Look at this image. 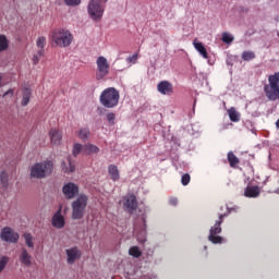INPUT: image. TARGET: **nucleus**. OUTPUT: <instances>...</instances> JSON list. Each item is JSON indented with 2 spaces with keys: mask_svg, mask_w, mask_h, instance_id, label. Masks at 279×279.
Wrapping results in <instances>:
<instances>
[{
  "mask_svg": "<svg viewBox=\"0 0 279 279\" xmlns=\"http://www.w3.org/2000/svg\"><path fill=\"white\" fill-rule=\"evenodd\" d=\"M3 80V74L0 73V88L3 86V84L1 83Z\"/></svg>",
  "mask_w": 279,
  "mask_h": 279,
  "instance_id": "43",
  "label": "nucleus"
},
{
  "mask_svg": "<svg viewBox=\"0 0 279 279\" xmlns=\"http://www.w3.org/2000/svg\"><path fill=\"white\" fill-rule=\"evenodd\" d=\"M225 217H228V213L219 214V220H217L214 227L210 228L208 239L211 243H223V238L217 234H221V223H223Z\"/></svg>",
  "mask_w": 279,
  "mask_h": 279,
  "instance_id": "7",
  "label": "nucleus"
},
{
  "mask_svg": "<svg viewBox=\"0 0 279 279\" xmlns=\"http://www.w3.org/2000/svg\"><path fill=\"white\" fill-rule=\"evenodd\" d=\"M254 58H256V53H254V51L242 52V60H244V62H250V60H254Z\"/></svg>",
  "mask_w": 279,
  "mask_h": 279,
  "instance_id": "30",
  "label": "nucleus"
},
{
  "mask_svg": "<svg viewBox=\"0 0 279 279\" xmlns=\"http://www.w3.org/2000/svg\"><path fill=\"white\" fill-rule=\"evenodd\" d=\"M10 47V41L5 35H0V51H5Z\"/></svg>",
  "mask_w": 279,
  "mask_h": 279,
  "instance_id": "27",
  "label": "nucleus"
},
{
  "mask_svg": "<svg viewBox=\"0 0 279 279\" xmlns=\"http://www.w3.org/2000/svg\"><path fill=\"white\" fill-rule=\"evenodd\" d=\"M234 40V37L230 35L229 33H223L222 34V43H227V45H230Z\"/></svg>",
  "mask_w": 279,
  "mask_h": 279,
  "instance_id": "35",
  "label": "nucleus"
},
{
  "mask_svg": "<svg viewBox=\"0 0 279 279\" xmlns=\"http://www.w3.org/2000/svg\"><path fill=\"white\" fill-rule=\"evenodd\" d=\"M138 60V53H134L133 56L126 58V62L136 64V61Z\"/></svg>",
  "mask_w": 279,
  "mask_h": 279,
  "instance_id": "38",
  "label": "nucleus"
},
{
  "mask_svg": "<svg viewBox=\"0 0 279 279\" xmlns=\"http://www.w3.org/2000/svg\"><path fill=\"white\" fill-rule=\"evenodd\" d=\"M245 197H258L260 189L258 186H247L244 191Z\"/></svg>",
  "mask_w": 279,
  "mask_h": 279,
  "instance_id": "22",
  "label": "nucleus"
},
{
  "mask_svg": "<svg viewBox=\"0 0 279 279\" xmlns=\"http://www.w3.org/2000/svg\"><path fill=\"white\" fill-rule=\"evenodd\" d=\"M36 45L38 49H43L45 51V45H47V37L45 36L38 37Z\"/></svg>",
  "mask_w": 279,
  "mask_h": 279,
  "instance_id": "32",
  "label": "nucleus"
},
{
  "mask_svg": "<svg viewBox=\"0 0 279 279\" xmlns=\"http://www.w3.org/2000/svg\"><path fill=\"white\" fill-rule=\"evenodd\" d=\"M65 254L68 256L69 265H73V263H75V260H80V258H82V252L77 247H72V248L65 250Z\"/></svg>",
  "mask_w": 279,
  "mask_h": 279,
  "instance_id": "12",
  "label": "nucleus"
},
{
  "mask_svg": "<svg viewBox=\"0 0 279 279\" xmlns=\"http://www.w3.org/2000/svg\"><path fill=\"white\" fill-rule=\"evenodd\" d=\"M8 95H9L10 97H14V89H9V90H7V92L3 94L2 97H8Z\"/></svg>",
  "mask_w": 279,
  "mask_h": 279,
  "instance_id": "40",
  "label": "nucleus"
},
{
  "mask_svg": "<svg viewBox=\"0 0 279 279\" xmlns=\"http://www.w3.org/2000/svg\"><path fill=\"white\" fill-rule=\"evenodd\" d=\"M190 182H191V174L189 173L183 174L181 178V184H183V186H189Z\"/></svg>",
  "mask_w": 279,
  "mask_h": 279,
  "instance_id": "36",
  "label": "nucleus"
},
{
  "mask_svg": "<svg viewBox=\"0 0 279 279\" xmlns=\"http://www.w3.org/2000/svg\"><path fill=\"white\" fill-rule=\"evenodd\" d=\"M108 173L112 182H119V180H121V173L119 172V167L114 165H110L108 167Z\"/></svg>",
  "mask_w": 279,
  "mask_h": 279,
  "instance_id": "16",
  "label": "nucleus"
},
{
  "mask_svg": "<svg viewBox=\"0 0 279 279\" xmlns=\"http://www.w3.org/2000/svg\"><path fill=\"white\" fill-rule=\"evenodd\" d=\"M129 254L130 256H133V258H141L143 256V252L141 251V248H138V246H132L129 250Z\"/></svg>",
  "mask_w": 279,
  "mask_h": 279,
  "instance_id": "26",
  "label": "nucleus"
},
{
  "mask_svg": "<svg viewBox=\"0 0 279 279\" xmlns=\"http://www.w3.org/2000/svg\"><path fill=\"white\" fill-rule=\"evenodd\" d=\"M43 56H45V50L44 49H39L37 51L36 54L33 56V64H38V62H40V59L43 58Z\"/></svg>",
  "mask_w": 279,
  "mask_h": 279,
  "instance_id": "31",
  "label": "nucleus"
},
{
  "mask_svg": "<svg viewBox=\"0 0 279 279\" xmlns=\"http://www.w3.org/2000/svg\"><path fill=\"white\" fill-rule=\"evenodd\" d=\"M51 145H61L62 143V131L59 129H51L49 131Z\"/></svg>",
  "mask_w": 279,
  "mask_h": 279,
  "instance_id": "15",
  "label": "nucleus"
},
{
  "mask_svg": "<svg viewBox=\"0 0 279 279\" xmlns=\"http://www.w3.org/2000/svg\"><path fill=\"white\" fill-rule=\"evenodd\" d=\"M56 5H62V1L61 0H56Z\"/></svg>",
  "mask_w": 279,
  "mask_h": 279,
  "instance_id": "44",
  "label": "nucleus"
},
{
  "mask_svg": "<svg viewBox=\"0 0 279 279\" xmlns=\"http://www.w3.org/2000/svg\"><path fill=\"white\" fill-rule=\"evenodd\" d=\"M0 182L2 186H8V173L7 172H1L0 173Z\"/></svg>",
  "mask_w": 279,
  "mask_h": 279,
  "instance_id": "37",
  "label": "nucleus"
},
{
  "mask_svg": "<svg viewBox=\"0 0 279 279\" xmlns=\"http://www.w3.org/2000/svg\"><path fill=\"white\" fill-rule=\"evenodd\" d=\"M160 95H173V85L169 81H161L157 85Z\"/></svg>",
  "mask_w": 279,
  "mask_h": 279,
  "instance_id": "14",
  "label": "nucleus"
},
{
  "mask_svg": "<svg viewBox=\"0 0 279 279\" xmlns=\"http://www.w3.org/2000/svg\"><path fill=\"white\" fill-rule=\"evenodd\" d=\"M137 241H138L140 243H145V235H143V236L138 235V236H137Z\"/></svg>",
  "mask_w": 279,
  "mask_h": 279,
  "instance_id": "42",
  "label": "nucleus"
},
{
  "mask_svg": "<svg viewBox=\"0 0 279 279\" xmlns=\"http://www.w3.org/2000/svg\"><path fill=\"white\" fill-rule=\"evenodd\" d=\"M119 90L114 87H109L105 89L100 95V104L105 108H114L119 106Z\"/></svg>",
  "mask_w": 279,
  "mask_h": 279,
  "instance_id": "5",
  "label": "nucleus"
},
{
  "mask_svg": "<svg viewBox=\"0 0 279 279\" xmlns=\"http://www.w3.org/2000/svg\"><path fill=\"white\" fill-rule=\"evenodd\" d=\"M50 40L56 47L66 49V47H71V43H73V34L66 28H56L50 33Z\"/></svg>",
  "mask_w": 279,
  "mask_h": 279,
  "instance_id": "1",
  "label": "nucleus"
},
{
  "mask_svg": "<svg viewBox=\"0 0 279 279\" xmlns=\"http://www.w3.org/2000/svg\"><path fill=\"white\" fill-rule=\"evenodd\" d=\"M62 193L66 199H73L80 193V187L75 183L70 182L63 186Z\"/></svg>",
  "mask_w": 279,
  "mask_h": 279,
  "instance_id": "10",
  "label": "nucleus"
},
{
  "mask_svg": "<svg viewBox=\"0 0 279 279\" xmlns=\"http://www.w3.org/2000/svg\"><path fill=\"white\" fill-rule=\"evenodd\" d=\"M114 119H117V116L113 112L107 113V120L109 123H111V125H114Z\"/></svg>",
  "mask_w": 279,
  "mask_h": 279,
  "instance_id": "39",
  "label": "nucleus"
},
{
  "mask_svg": "<svg viewBox=\"0 0 279 279\" xmlns=\"http://www.w3.org/2000/svg\"><path fill=\"white\" fill-rule=\"evenodd\" d=\"M66 160L68 162L63 161L61 165L62 171H64V173H73V171H75V162L71 160V157H69Z\"/></svg>",
  "mask_w": 279,
  "mask_h": 279,
  "instance_id": "21",
  "label": "nucleus"
},
{
  "mask_svg": "<svg viewBox=\"0 0 279 279\" xmlns=\"http://www.w3.org/2000/svg\"><path fill=\"white\" fill-rule=\"evenodd\" d=\"M76 136L84 143L90 138V129L89 128H81L76 131Z\"/></svg>",
  "mask_w": 279,
  "mask_h": 279,
  "instance_id": "18",
  "label": "nucleus"
},
{
  "mask_svg": "<svg viewBox=\"0 0 279 279\" xmlns=\"http://www.w3.org/2000/svg\"><path fill=\"white\" fill-rule=\"evenodd\" d=\"M0 238L7 243H19L20 235L14 230H12V228L5 227L1 231Z\"/></svg>",
  "mask_w": 279,
  "mask_h": 279,
  "instance_id": "9",
  "label": "nucleus"
},
{
  "mask_svg": "<svg viewBox=\"0 0 279 279\" xmlns=\"http://www.w3.org/2000/svg\"><path fill=\"white\" fill-rule=\"evenodd\" d=\"M51 173H53V161L46 160L33 165L29 175L31 178H35V180H43L51 175Z\"/></svg>",
  "mask_w": 279,
  "mask_h": 279,
  "instance_id": "3",
  "label": "nucleus"
},
{
  "mask_svg": "<svg viewBox=\"0 0 279 279\" xmlns=\"http://www.w3.org/2000/svg\"><path fill=\"white\" fill-rule=\"evenodd\" d=\"M169 204H170V206H178V198L171 197V198L169 199Z\"/></svg>",
  "mask_w": 279,
  "mask_h": 279,
  "instance_id": "41",
  "label": "nucleus"
},
{
  "mask_svg": "<svg viewBox=\"0 0 279 279\" xmlns=\"http://www.w3.org/2000/svg\"><path fill=\"white\" fill-rule=\"evenodd\" d=\"M52 226L54 228H62L64 226V216L60 214V210L52 217Z\"/></svg>",
  "mask_w": 279,
  "mask_h": 279,
  "instance_id": "20",
  "label": "nucleus"
},
{
  "mask_svg": "<svg viewBox=\"0 0 279 279\" xmlns=\"http://www.w3.org/2000/svg\"><path fill=\"white\" fill-rule=\"evenodd\" d=\"M264 93L269 101L279 99V72L268 76V84L264 85Z\"/></svg>",
  "mask_w": 279,
  "mask_h": 279,
  "instance_id": "4",
  "label": "nucleus"
},
{
  "mask_svg": "<svg viewBox=\"0 0 279 279\" xmlns=\"http://www.w3.org/2000/svg\"><path fill=\"white\" fill-rule=\"evenodd\" d=\"M19 260L24 267H32V260H34V258L32 257V254L27 252V248L22 247L19 255Z\"/></svg>",
  "mask_w": 279,
  "mask_h": 279,
  "instance_id": "13",
  "label": "nucleus"
},
{
  "mask_svg": "<svg viewBox=\"0 0 279 279\" xmlns=\"http://www.w3.org/2000/svg\"><path fill=\"white\" fill-rule=\"evenodd\" d=\"M29 99H32V89L24 88L22 90V101L21 106H27L29 104Z\"/></svg>",
  "mask_w": 279,
  "mask_h": 279,
  "instance_id": "23",
  "label": "nucleus"
},
{
  "mask_svg": "<svg viewBox=\"0 0 279 279\" xmlns=\"http://www.w3.org/2000/svg\"><path fill=\"white\" fill-rule=\"evenodd\" d=\"M82 151L84 153V145L75 143L72 148L73 156L77 157L80 154H82Z\"/></svg>",
  "mask_w": 279,
  "mask_h": 279,
  "instance_id": "28",
  "label": "nucleus"
},
{
  "mask_svg": "<svg viewBox=\"0 0 279 279\" xmlns=\"http://www.w3.org/2000/svg\"><path fill=\"white\" fill-rule=\"evenodd\" d=\"M143 221L145 222V219H143ZM142 234H145V223H144V227L142 229Z\"/></svg>",
  "mask_w": 279,
  "mask_h": 279,
  "instance_id": "45",
  "label": "nucleus"
},
{
  "mask_svg": "<svg viewBox=\"0 0 279 279\" xmlns=\"http://www.w3.org/2000/svg\"><path fill=\"white\" fill-rule=\"evenodd\" d=\"M110 74V63L106 57H98L96 60V80L101 81Z\"/></svg>",
  "mask_w": 279,
  "mask_h": 279,
  "instance_id": "8",
  "label": "nucleus"
},
{
  "mask_svg": "<svg viewBox=\"0 0 279 279\" xmlns=\"http://www.w3.org/2000/svg\"><path fill=\"white\" fill-rule=\"evenodd\" d=\"M123 204L128 213H132L133 210H136V208L138 207V202H136V196H134L133 194H129L124 196Z\"/></svg>",
  "mask_w": 279,
  "mask_h": 279,
  "instance_id": "11",
  "label": "nucleus"
},
{
  "mask_svg": "<svg viewBox=\"0 0 279 279\" xmlns=\"http://www.w3.org/2000/svg\"><path fill=\"white\" fill-rule=\"evenodd\" d=\"M100 149L95 144H85L83 148V154L86 156H93V154H99Z\"/></svg>",
  "mask_w": 279,
  "mask_h": 279,
  "instance_id": "19",
  "label": "nucleus"
},
{
  "mask_svg": "<svg viewBox=\"0 0 279 279\" xmlns=\"http://www.w3.org/2000/svg\"><path fill=\"white\" fill-rule=\"evenodd\" d=\"M108 0H89L87 4V14L92 21L99 23L104 19L106 4Z\"/></svg>",
  "mask_w": 279,
  "mask_h": 279,
  "instance_id": "2",
  "label": "nucleus"
},
{
  "mask_svg": "<svg viewBox=\"0 0 279 279\" xmlns=\"http://www.w3.org/2000/svg\"><path fill=\"white\" fill-rule=\"evenodd\" d=\"M88 206V196L80 194L74 202H72V219H82Z\"/></svg>",
  "mask_w": 279,
  "mask_h": 279,
  "instance_id": "6",
  "label": "nucleus"
},
{
  "mask_svg": "<svg viewBox=\"0 0 279 279\" xmlns=\"http://www.w3.org/2000/svg\"><path fill=\"white\" fill-rule=\"evenodd\" d=\"M8 263H10V257L8 256L0 257V274L1 271H3V269H5V267L8 266Z\"/></svg>",
  "mask_w": 279,
  "mask_h": 279,
  "instance_id": "33",
  "label": "nucleus"
},
{
  "mask_svg": "<svg viewBox=\"0 0 279 279\" xmlns=\"http://www.w3.org/2000/svg\"><path fill=\"white\" fill-rule=\"evenodd\" d=\"M228 162L232 169H236V166L239 165L240 160L236 158V155L234 153L229 151L228 153Z\"/></svg>",
  "mask_w": 279,
  "mask_h": 279,
  "instance_id": "25",
  "label": "nucleus"
},
{
  "mask_svg": "<svg viewBox=\"0 0 279 279\" xmlns=\"http://www.w3.org/2000/svg\"><path fill=\"white\" fill-rule=\"evenodd\" d=\"M23 236H24V241H25L27 247H31L33 250V247H34V236L32 235V233L26 232V233L23 234Z\"/></svg>",
  "mask_w": 279,
  "mask_h": 279,
  "instance_id": "29",
  "label": "nucleus"
},
{
  "mask_svg": "<svg viewBox=\"0 0 279 279\" xmlns=\"http://www.w3.org/2000/svg\"><path fill=\"white\" fill-rule=\"evenodd\" d=\"M228 114H229L230 121H232L233 123H238V121H241V113H239V111H236L234 107H231L228 110Z\"/></svg>",
  "mask_w": 279,
  "mask_h": 279,
  "instance_id": "24",
  "label": "nucleus"
},
{
  "mask_svg": "<svg viewBox=\"0 0 279 279\" xmlns=\"http://www.w3.org/2000/svg\"><path fill=\"white\" fill-rule=\"evenodd\" d=\"M64 3L70 8H75L82 3V0H64Z\"/></svg>",
  "mask_w": 279,
  "mask_h": 279,
  "instance_id": "34",
  "label": "nucleus"
},
{
  "mask_svg": "<svg viewBox=\"0 0 279 279\" xmlns=\"http://www.w3.org/2000/svg\"><path fill=\"white\" fill-rule=\"evenodd\" d=\"M193 45L196 51H198L199 56H202V58H204L205 60H208V51L206 50L204 44L199 43L197 38H195L193 40Z\"/></svg>",
  "mask_w": 279,
  "mask_h": 279,
  "instance_id": "17",
  "label": "nucleus"
}]
</instances>
